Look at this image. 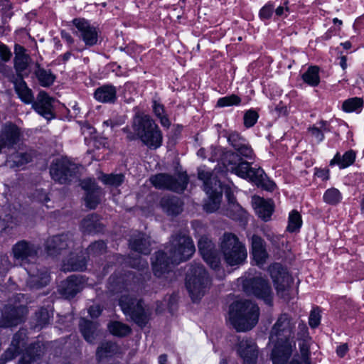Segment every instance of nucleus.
<instances>
[{"label":"nucleus","instance_id":"obj_20","mask_svg":"<svg viewBox=\"0 0 364 364\" xmlns=\"http://www.w3.org/2000/svg\"><path fill=\"white\" fill-rule=\"evenodd\" d=\"M85 283V281L83 277L71 275L60 283L58 291L66 299H70L82 289Z\"/></svg>","mask_w":364,"mask_h":364},{"label":"nucleus","instance_id":"obj_19","mask_svg":"<svg viewBox=\"0 0 364 364\" xmlns=\"http://www.w3.org/2000/svg\"><path fill=\"white\" fill-rule=\"evenodd\" d=\"M228 141L235 150V154H238L239 156L247 160L254 159L255 154L253 149L247 140L239 133L235 132L230 133L228 136Z\"/></svg>","mask_w":364,"mask_h":364},{"label":"nucleus","instance_id":"obj_6","mask_svg":"<svg viewBox=\"0 0 364 364\" xmlns=\"http://www.w3.org/2000/svg\"><path fill=\"white\" fill-rule=\"evenodd\" d=\"M132 128L136 135L149 149H156L162 144V134L150 116L138 112L133 118Z\"/></svg>","mask_w":364,"mask_h":364},{"label":"nucleus","instance_id":"obj_50","mask_svg":"<svg viewBox=\"0 0 364 364\" xmlns=\"http://www.w3.org/2000/svg\"><path fill=\"white\" fill-rule=\"evenodd\" d=\"M319 127H316L315 126L310 127L309 129V132L311 136L314 138V139L318 142H321L324 139V132L328 131L327 122L324 121H321L319 122Z\"/></svg>","mask_w":364,"mask_h":364},{"label":"nucleus","instance_id":"obj_30","mask_svg":"<svg viewBox=\"0 0 364 364\" xmlns=\"http://www.w3.org/2000/svg\"><path fill=\"white\" fill-rule=\"evenodd\" d=\"M94 97L102 103H114L117 100V89L112 85H104L96 89Z\"/></svg>","mask_w":364,"mask_h":364},{"label":"nucleus","instance_id":"obj_2","mask_svg":"<svg viewBox=\"0 0 364 364\" xmlns=\"http://www.w3.org/2000/svg\"><path fill=\"white\" fill-rule=\"evenodd\" d=\"M39 248L26 240H21L11 248V256L14 264L24 268L28 274L27 286L30 289H40L50 282V275L45 267L36 264Z\"/></svg>","mask_w":364,"mask_h":364},{"label":"nucleus","instance_id":"obj_48","mask_svg":"<svg viewBox=\"0 0 364 364\" xmlns=\"http://www.w3.org/2000/svg\"><path fill=\"white\" fill-rule=\"evenodd\" d=\"M108 328L112 334L119 337L125 336L131 332V328L129 326L119 321L109 323Z\"/></svg>","mask_w":364,"mask_h":364},{"label":"nucleus","instance_id":"obj_44","mask_svg":"<svg viewBox=\"0 0 364 364\" xmlns=\"http://www.w3.org/2000/svg\"><path fill=\"white\" fill-rule=\"evenodd\" d=\"M118 350L117 346L112 342L102 343L97 350V357L99 360L110 357Z\"/></svg>","mask_w":364,"mask_h":364},{"label":"nucleus","instance_id":"obj_23","mask_svg":"<svg viewBox=\"0 0 364 364\" xmlns=\"http://www.w3.org/2000/svg\"><path fill=\"white\" fill-rule=\"evenodd\" d=\"M251 255L255 264L259 267L266 263L269 257L265 242L262 237L256 235L252 237Z\"/></svg>","mask_w":364,"mask_h":364},{"label":"nucleus","instance_id":"obj_61","mask_svg":"<svg viewBox=\"0 0 364 364\" xmlns=\"http://www.w3.org/2000/svg\"><path fill=\"white\" fill-rule=\"evenodd\" d=\"M132 266L134 268L144 269L148 268V262L145 260H143L141 257L134 259L132 262H130Z\"/></svg>","mask_w":364,"mask_h":364},{"label":"nucleus","instance_id":"obj_40","mask_svg":"<svg viewBox=\"0 0 364 364\" xmlns=\"http://www.w3.org/2000/svg\"><path fill=\"white\" fill-rule=\"evenodd\" d=\"M319 69L317 66H311L302 75L303 80L311 87L317 86L320 82Z\"/></svg>","mask_w":364,"mask_h":364},{"label":"nucleus","instance_id":"obj_34","mask_svg":"<svg viewBox=\"0 0 364 364\" xmlns=\"http://www.w3.org/2000/svg\"><path fill=\"white\" fill-rule=\"evenodd\" d=\"M30 57L26 53L25 48L21 46H16L14 67L18 75L27 69Z\"/></svg>","mask_w":364,"mask_h":364},{"label":"nucleus","instance_id":"obj_36","mask_svg":"<svg viewBox=\"0 0 364 364\" xmlns=\"http://www.w3.org/2000/svg\"><path fill=\"white\" fill-rule=\"evenodd\" d=\"M81 255L77 256L76 258L70 257L63 263V269L65 272L71 271H83L86 268V258L85 253L80 252Z\"/></svg>","mask_w":364,"mask_h":364},{"label":"nucleus","instance_id":"obj_31","mask_svg":"<svg viewBox=\"0 0 364 364\" xmlns=\"http://www.w3.org/2000/svg\"><path fill=\"white\" fill-rule=\"evenodd\" d=\"M14 89L19 98L26 104L32 103L34 97L32 90L27 86L22 76H18L14 81Z\"/></svg>","mask_w":364,"mask_h":364},{"label":"nucleus","instance_id":"obj_56","mask_svg":"<svg viewBox=\"0 0 364 364\" xmlns=\"http://www.w3.org/2000/svg\"><path fill=\"white\" fill-rule=\"evenodd\" d=\"M258 118V113L255 110L250 109L244 115V125L247 128H250L256 124Z\"/></svg>","mask_w":364,"mask_h":364},{"label":"nucleus","instance_id":"obj_42","mask_svg":"<svg viewBox=\"0 0 364 364\" xmlns=\"http://www.w3.org/2000/svg\"><path fill=\"white\" fill-rule=\"evenodd\" d=\"M198 178L203 181L204 191L205 193H210L211 189L215 188V181H217L218 184L221 186L220 182L215 177H213L211 173L209 171L199 170Z\"/></svg>","mask_w":364,"mask_h":364},{"label":"nucleus","instance_id":"obj_15","mask_svg":"<svg viewBox=\"0 0 364 364\" xmlns=\"http://www.w3.org/2000/svg\"><path fill=\"white\" fill-rule=\"evenodd\" d=\"M199 252L206 263L213 269L220 265V257L214 243L207 237L203 236L198 241Z\"/></svg>","mask_w":364,"mask_h":364},{"label":"nucleus","instance_id":"obj_7","mask_svg":"<svg viewBox=\"0 0 364 364\" xmlns=\"http://www.w3.org/2000/svg\"><path fill=\"white\" fill-rule=\"evenodd\" d=\"M211 284V279L202 264L193 263L190 265L186 277V287L193 302L200 301L204 296Z\"/></svg>","mask_w":364,"mask_h":364},{"label":"nucleus","instance_id":"obj_64","mask_svg":"<svg viewBox=\"0 0 364 364\" xmlns=\"http://www.w3.org/2000/svg\"><path fill=\"white\" fill-rule=\"evenodd\" d=\"M102 309L98 305H93L89 308L88 312L92 318H97L101 314Z\"/></svg>","mask_w":364,"mask_h":364},{"label":"nucleus","instance_id":"obj_35","mask_svg":"<svg viewBox=\"0 0 364 364\" xmlns=\"http://www.w3.org/2000/svg\"><path fill=\"white\" fill-rule=\"evenodd\" d=\"M41 353L42 350L38 344L32 346L27 349L18 364H41Z\"/></svg>","mask_w":364,"mask_h":364},{"label":"nucleus","instance_id":"obj_29","mask_svg":"<svg viewBox=\"0 0 364 364\" xmlns=\"http://www.w3.org/2000/svg\"><path fill=\"white\" fill-rule=\"evenodd\" d=\"M160 206L168 215H176L182 211L183 203L176 196H166L161 199Z\"/></svg>","mask_w":364,"mask_h":364},{"label":"nucleus","instance_id":"obj_12","mask_svg":"<svg viewBox=\"0 0 364 364\" xmlns=\"http://www.w3.org/2000/svg\"><path fill=\"white\" fill-rule=\"evenodd\" d=\"M150 181L159 189H168L177 193L183 192L188 183L186 174H178L173 177L166 173H159L152 176Z\"/></svg>","mask_w":364,"mask_h":364},{"label":"nucleus","instance_id":"obj_25","mask_svg":"<svg viewBox=\"0 0 364 364\" xmlns=\"http://www.w3.org/2000/svg\"><path fill=\"white\" fill-rule=\"evenodd\" d=\"M20 136L21 132L18 127L11 123L6 124L1 131L0 141L4 147H12L18 143Z\"/></svg>","mask_w":364,"mask_h":364},{"label":"nucleus","instance_id":"obj_9","mask_svg":"<svg viewBox=\"0 0 364 364\" xmlns=\"http://www.w3.org/2000/svg\"><path fill=\"white\" fill-rule=\"evenodd\" d=\"M219 247L224 261L229 266H239L246 262L247 248L236 235L225 232L219 240Z\"/></svg>","mask_w":364,"mask_h":364},{"label":"nucleus","instance_id":"obj_38","mask_svg":"<svg viewBox=\"0 0 364 364\" xmlns=\"http://www.w3.org/2000/svg\"><path fill=\"white\" fill-rule=\"evenodd\" d=\"M355 156V152L353 150L346 151L342 156L337 153L331 161L330 165L337 164L340 168H345L353 164Z\"/></svg>","mask_w":364,"mask_h":364},{"label":"nucleus","instance_id":"obj_53","mask_svg":"<svg viewBox=\"0 0 364 364\" xmlns=\"http://www.w3.org/2000/svg\"><path fill=\"white\" fill-rule=\"evenodd\" d=\"M241 102V99L236 95H231L219 98L217 102V106L224 107L232 105H239Z\"/></svg>","mask_w":364,"mask_h":364},{"label":"nucleus","instance_id":"obj_4","mask_svg":"<svg viewBox=\"0 0 364 364\" xmlns=\"http://www.w3.org/2000/svg\"><path fill=\"white\" fill-rule=\"evenodd\" d=\"M295 320L288 314L279 316L273 325L269 340L274 343L271 358L274 363L284 364L289 360L296 348L294 338Z\"/></svg>","mask_w":364,"mask_h":364},{"label":"nucleus","instance_id":"obj_41","mask_svg":"<svg viewBox=\"0 0 364 364\" xmlns=\"http://www.w3.org/2000/svg\"><path fill=\"white\" fill-rule=\"evenodd\" d=\"M363 107V100L360 97H351L346 100L342 105V109L346 112H360Z\"/></svg>","mask_w":364,"mask_h":364},{"label":"nucleus","instance_id":"obj_57","mask_svg":"<svg viewBox=\"0 0 364 364\" xmlns=\"http://www.w3.org/2000/svg\"><path fill=\"white\" fill-rule=\"evenodd\" d=\"M321 321V314L318 309H314L309 315V323L311 328H316Z\"/></svg>","mask_w":364,"mask_h":364},{"label":"nucleus","instance_id":"obj_58","mask_svg":"<svg viewBox=\"0 0 364 364\" xmlns=\"http://www.w3.org/2000/svg\"><path fill=\"white\" fill-rule=\"evenodd\" d=\"M288 1H285L282 5L279 6L274 9V13L277 18H285L289 14V8L288 7Z\"/></svg>","mask_w":364,"mask_h":364},{"label":"nucleus","instance_id":"obj_13","mask_svg":"<svg viewBox=\"0 0 364 364\" xmlns=\"http://www.w3.org/2000/svg\"><path fill=\"white\" fill-rule=\"evenodd\" d=\"M77 171V165L65 158L56 159L53 162L50 169L52 178L61 184L70 181Z\"/></svg>","mask_w":364,"mask_h":364},{"label":"nucleus","instance_id":"obj_28","mask_svg":"<svg viewBox=\"0 0 364 364\" xmlns=\"http://www.w3.org/2000/svg\"><path fill=\"white\" fill-rule=\"evenodd\" d=\"M208 199L203 204V209L207 213H213L219 208L222 199V190L220 184L215 182V188L210 193H206Z\"/></svg>","mask_w":364,"mask_h":364},{"label":"nucleus","instance_id":"obj_26","mask_svg":"<svg viewBox=\"0 0 364 364\" xmlns=\"http://www.w3.org/2000/svg\"><path fill=\"white\" fill-rule=\"evenodd\" d=\"M151 245L150 237L141 232L133 235L129 240L132 250L146 255L151 252Z\"/></svg>","mask_w":364,"mask_h":364},{"label":"nucleus","instance_id":"obj_51","mask_svg":"<svg viewBox=\"0 0 364 364\" xmlns=\"http://www.w3.org/2000/svg\"><path fill=\"white\" fill-rule=\"evenodd\" d=\"M50 318V316L48 309L41 308L36 313V324L34 326V328L41 330L45 327L49 323Z\"/></svg>","mask_w":364,"mask_h":364},{"label":"nucleus","instance_id":"obj_24","mask_svg":"<svg viewBox=\"0 0 364 364\" xmlns=\"http://www.w3.org/2000/svg\"><path fill=\"white\" fill-rule=\"evenodd\" d=\"M299 328L300 332L298 333V339L301 340L299 346L301 361L300 362L297 358V355H295L289 364H310L309 345L306 340L308 338V329L305 324H299Z\"/></svg>","mask_w":364,"mask_h":364},{"label":"nucleus","instance_id":"obj_5","mask_svg":"<svg viewBox=\"0 0 364 364\" xmlns=\"http://www.w3.org/2000/svg\"><path fill=\"white\" fill-rule=\"evenodd\" d=\"M259 316L258 306L250 300H239L229 307L228 319L237 331L251 330L257 323Z\"/></svg>","mask_w":364,"mask_h":364},{"label":"nucleus","instance_id":"obj_33","mask_svg":"<svg viewBox=\"0 0 364 364\" xmlns=\"http://www.w3.org/2000/svg\"><path fill=\"white\" fill-rule=\"evenodd\" d=\"M21 334L16 333L12 339L10 346L1 355L0 358V364H5L13 360L19 353L20 346L21 344Z\"/></svg>","mask_w":364,"mask_h":364},{"label":"nucleus","instance_id":"obj_16","mask_svg":"<svg viewBox=\"0 0 364 364\" xmlns=\"http://www.w3.org/2000/svg\"><path fill=\"white\" fill-rule=\"evenodd\" d=\"M73 243V237L70 233L55 235L47 240L46 250L49 255L56 256L61 251L72 247Z\"/></svg>","mask_w":364,"mask_h":364},{"label":"nucleus","instance_id":"obj_63","mask_svg":"<svg viewBox=\"0 0 364 364\" xmlns=\"http://www.w3.org/2000/svg\"><path fill=\"white\" fill-rule=\"evenodd\" d=\"M226 197L228 198L229 205H232L235 210H239L241 209V207L239 205V204L236 203V199L230 191L226 192Z\"/></svg>","mask_w":364,"mask_h":364},{"label":"nucleus","instance_id":"obj_22","mask_svg":"<svg viewBox=\"0 0 364 364\" xmlns=\"http://www.w3.org/2000/svg\"><path fill=\"white\" fill-rule=\"evenodd\" d=\"M82 188L86 191L85 205L90 209H95L100 201L101 190L94 179L87 178L82 181Z\"/></svg>","mask_w":364,"mask_h":364},{"label":"nucleus","instance_id":"obj_8","mask_svg":"<svg viewBox=\"0 0 364 364\" xmlns=\"http://www.w3.org/2000/svg\"><path fill=\"white\" fill-rule=\"evenodd\" d=\"M242 158L238 154L228 152L225 156V161H228L227 170L242 178L248 179L257 186H264L267 175L263 169L251 167L250 164Z\"/></svg>","mask_w":364,"mask_h":364},{"label":"nucleus","instance_id":"obj_43","mask_svg":"<svg viewBox=\"0 0 364 364\" xmlns=\"http://www.w3.org/2000/svg\"><path fill=\"white\" fill-rule=\"evenodd\" d=\"M343 196L340 191L336 188L327 189L323 196V201L331 205H336L341 202Z\"/></svg>","mask_w":364,"mask_h":364},{"label":"nucleus","instance_id":"obj_14","mask_svg":"<svg viewBox=\"0 0 364 364\" xmlns=\"http://www.w3.org/2000/svg\"><path fill=\"white\" fill-rule=\"evenodd\" d=\"M73 23L77 31L75 34L86 46H92L97 44L98 41V33L96 28L85 18H75Z\"/></svg>","mask_w":364,"mask_h":364},{"label":"nucleus","instance_id":"obj_55","mask_svg":"<svg viewBox=\"0 0 364 364\" xmlns=\"http://www.w3.org/2000/svg\"><path fill=\"white\" fill-rule=\"evenodd\" d=\"M106 249V244L103 241H97L92 243L87 248V254L96 256L102 254Z\"/></svg>","mask_w":364,"mask_h":364},{"label":"nucleus","instance_id":"obj_37","mask_svg":"<svg viewBox=\"0 0 364 364\" xmlns=\"http://www.w3.org/2000/svg\"><path fill=\"white\" fill-rule=\"evenodd\" d=\"M80 329L84 338L90 343H92L97 336V323L82 318L80 322Z\"/></svg>","mask_w":364,"mask_h":364},{"label":"nucleus","instance_id":"obj_39","mask_svg":"<svg viewBox=\"0 0 364 364\" xmlns=\"http://www.w3.org/2000/svg\"><path fill=\"white\" fill-rule=\"evenodd\" d=\"M152 109L155 116L159 119L161 124L166 128H168L171 122L168 118L164 105L157 100L152 101Z\"/></svg>","mask_w":364,"mask_h":364},{"label":"nucleus","instance_id":"obj_18","mask_svg":"<svg viewBox=\"0 0 364 364\" xmlns=\"http://www.w3.org/2000/svg\"><path fill=\"white\" fill-rule=\"evenodd\" d=\"M236 350L237 355L242 359L244 364H256L258 350L253 340L248 338L239 339L236 346Z\"/></svg>","mask_w":364,"mask_h":364},{"label":"nucleus","instance_id":"obj_32","mask_svg":"<svg viewBox=\"0 0 364 364\" xmlns=\"http://www.w3.org/2000/svg\"><path fill=\"white\" fill-rule=\"evenodd\" d=\"M80 229L84 233L95 234L102 230L103 227L97 214H90L81 222Z\"/></svg>","mask_w":364,"mask_h":364},{"label":"nucleus","instance_id":"obj_47","mask_svg":"<svg viewBox=\"0 0 364 364\" xmlns=\"http://www.w3.org/2000/svg\"><path fill=\"white\" fill-rule=\"evenodd\" d=\"M302 225L301 215L297 210H293L289 213L287 231L294 232L299 230Z\"/></svg>","mask_w":364,"mask_h":364},{"label":"nucleus","instance_id":"obj_10","mask_svg":"<svg viewBox=\"0 0 364 364\" xmlns=\"http://www.w3.org/2000/svg\"><path fill=\"white\" fill-rule=\"evenodd\" d=\"M245 291L262 300L266 304H272L273 293L269 282L262 277L247 279L244 284Z\"/></svg>","mask_w":364,"mask_h":364},{"label":"nucleus","instance_id":"obj_27","mask_svg":"<svg viewBox=\"0 0 364 364\" xmlns=\"http://www.w3.org/2000/svg\"><path fill=\"white\" fill-rule=\"evenodd\" d=\"M252 201L257 215L263 220L268 221L274 211L272 202L259 196L254 197Z\"/></svg>","mask_w":364,"mask_h":364},{"label":"nucleus","instance_id":"obj_21","mask_svg":"<svg viewBox=\"0 0 364 364\" xmlns=\"http://www.w3.org/2000/svg\"><path fill=\"white\" fill-rule=\"evenodd\" d=\"M53 102V98L48 96L46 92L41 91L38 93L36 100L33 102L32 107L38 114L47 120H50L55 117Z\"/></svg>","mask_w":364,"mask_h":364},{"label":"nucleus","instance_id":"obj_1","mask_svg":"<svg viewBox=\"0 0 364 364\" xmlns=\"http://www.w3.org/2000/svg\"><path fill=\"white\" fill-rule=\"evenodd\" d=\"M140 288L139 279L132 272L123 276L112 275L109 279L108 289L112 293H123L119 299V306L124 314L129 316L140 327L148 323L151 312L144 306L141 300H137L134 295L127 294L137 292Z\"/></svg>","mask_w":364,"mask_h":364},{"label":"nucleus","instance_id":"obj_62","mask_svg":"<svg viewBox=\"0 0 364 364\" xmlns=\"http://www.w3.org/2000/svg\"><path fill=\"white\" fill-rule=\"evenodd\" d=\"M314 174L322 181H327L329 178V170L326 168H316Z\"/></svg>","mask_w":364,"mask_h":364},{"label":"nucleus","instance_id":"obj_3","mask_svg":"<svg viewBox=\"0 0 364 364\" xmlns=\"http://www.w3.org/2000/svg\"><path fill=\"white\" fill-rule=\"evenodd\" d=\"M166 249L167 253L159 251L152 260L153 272L157 277L168 272L170 264H177L188 260L196 251L192 239L184 232L173 235Z\"/></svg>","mask_w":364,"mask_h":364},{"label":"nucleus","instance_id":"obj_60","mask_svg":"<svg viewBox=\"0 0 364 364\" xmlns=\"http://www.w3.org/2000/svg\"><path fill=\"white\" fill-rule=\"evenodd\" d=\"M11 56V53L7 46L5 45H0V58L4 61H8Z\"/></svg>","mask_w":364,"mask_h":364},{"label":"nucleus","instance_id":"obj_49","mask_svg":"<svg viewBox=\"0 0 364 364\" xmlns=\"http://www.w3.org/2000/svg\"><path fill=\"white\" fill-rule=\"evenodd\" d=\"M210 161L221 162L225 167L228 166V161H225V156L228 152H224L221 147L211 146L208 150Z\"/></svg>","mask_w":364,"mask_h":364},{"label":"nucleus","instance_id":"obj_17","mask_svg":"<svg viewBox=\"0 0 364 364\" xmlns=\"http://www.w3.org/2000/svg\"><path fill=\"white\" fill-rule=\"evenodd\" d=\"M27 314V309L22 305L6 306L2 313L0 326L7 328L21 323Z\"/></svg>","mask_w":364,"mask_h":364},{"label":"nucleus","instance_id":"obj_59","mask_svg":"<svg viewBox=\"0 0 364 364\" xmlns=\"http://www.w3.org/2000/svg\"><path fill=\"white\" fill-rule=\"evenodd\" d=\"M12 267L7 255L0 256V274L6 272Z\"/></svg>","mask_w":364,"mask_h":364},{"label":"nucleus","instance_id":"obj_11","mask_svg":"<svg viewBox=\"0 0 364 364\" xmlns=\"http://www.w3.org/2000/svg\"><path fill=\"white\" fill-rule=\"evenodd\" d=\"M277 294L284 300L289 299V287L292 282L287 270L280 264L274 263L268 268Z\"/></svg>","mask_w":364,"mask_h":364},{"label":"nucleus","instance_id":"obj_54","mask_svg":"<svg viewBox=\"0 0 364 364\" xmlns=\"http://www.w3.org/2000/svg\"><path fill=\"white\" fill-rule=\"evenodd\" d=\"M274 11V6L272 1H268L259 11V17L262 21H267L271 18Z\"/></svg>","mask_w":364,"mask_h":364},{"label":"nucleus","instance_id":"obj_46","mask_svg":"<svg viewBox=\"0 0 364 364\" xmlns=\"http://www.w3.org/2000/svg\"><path fill=\"white\" fill-rule=\"evenodd\" d=\"M36 75L40 85L43 87H49L55 81V77L49 70L38 68L36 71Z\"/></svg>","mask_w":364,"mask_h":364},{"label":"nucleus","instance_id":"obj_52","mask_svg":"<svg viewBox=\"0 0 364 364\" xmlns=\"http://www.w3.org/2000/svg\"><path fill=\"white\" fill-rule=\"evenodd\" d=\"M124 175L119 174H105L101 177L102 181L106 184L113 186H119L124 181Z\"/></svg>","mask_w":364,"mask_h":364},{"label":"nucleus","instance_id":"obj_45","mask_svg":"<svg viewBox=\"0 0 364 364\" xmlns=\"http://www.w3.org/2000/svg\"><path fill=\"white\" fill-rule=\"evenodd\" d=\"M31 156L26 153L16 152L11 155L6 161V164L11 168L19 167L29 162Z\"/></svg>","mask_w":364,"mask_h":364}]
</instances>
